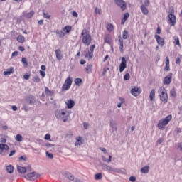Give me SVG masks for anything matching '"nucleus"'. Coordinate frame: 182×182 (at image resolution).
Here are the masks:
<instances>
[{"instance_id":"f257e3e1","label":"nucleus","mask_w":182,"mask_h":182,"mask_svg":"<svg viewBox=\"0 0 182 182\" xmlns=\"http://www.w3.org/2000/svg\"><path fill=\"white\" fill-rule=\"evenodd\" d=\"M82 42L85 46H90L92 43V36L88 30H82L81 33Z\"/></svg>"},{"instance_id":"f03ea898","label":"nucleus","mask_w":182,"mask_h":182,"mask_svg":"<svg viewBox=\"0 0 182 182\" xmlns=\"http://www.w3.org/2000/svg\"><path fill=\"white\" fill-rule=\"evenodd\" d=\"M55 117L60 120H63L64 122L69 120V112L64 109H58L55 112Z\"/></svg>"},{"instance_id":"7ed1b4c3","label":"nucleus","mask_w":182,"mask_h":182,"mask_svg":"<svg viewBox=\"0 0 182 182\" xmlns=\"http://www.w3.org/2000/svg\"><path fill=\"white\" fill-rule=\"evenodd\" d=\"M172 119L173 116L171 114H169L165 118L160 119L157 124L158 129H159V130H164V129H166V126H167V124L170 123Z\"/></svg>"},{"instance_id":"20e7f679","label":"nucleus","mask_w":182,"mask_h":182,"mask_svg":"<svg viewBox=\"0 0 182 182\" xmlns=\"http://www.w3.org/2000/svg\"><path fill=\"white\" fill-rule=\"evenodd\" d=\"M159 96L160 97V100L163 102V103H167L168 102V95H167V91L166 88L164 87H161L158 90Z\"/></svg>"},{"instance_id":"39448f33","label":"nucleus","mask_w":182,"mask_h":182,"mask_svg":"<svg viewBox=\"0 0 182 182\" xmlns=\"http://www.w3.org/2000/svg\"><path fill=\"white\" fill-rule=\"evenodd\" d=\"M168 22H169V25L171 26H176V16L174 15V9H171L168 11Z\"/></svg>"},{"instance_id":"423d86ee","label":"nucleus","mask_w":182,"mask_h":182,"mask_svg":"<svg viewBox=\"0 0 182 182\" xmlns=\"http://www.w3.org/2000/svg\"><path fill=\"white\" fill-rule=\"evenodd\" d=\"M73 80L70 77L66 78L64 82V84L62 85L61 90L63 92H66V90H69L70 89V86H72Z\"/></svg>"},{"instance_id":"0eeeda50","label":"nucleus","mask_w":182,"mask_h":182,"mask_svg":"<svg viewBox=\"0 0 182 182\" xmlns=\"http://www.w3.org/2000/svg\"><path fill=\"white\" fill-rule=\"evenodd\" d=\"M114 4H116L117 6H119L122 11H126L127 8V4H126V1H124V0H114Z\"/></svg>"},{"instance_id":"6e6552de","label":"nucleus","mask_w":182,"mask_h":182,"mask_svg":"<svg viewBox=\"0 0 182 182\" xmlns=\"http://www.w3.org/2000/svg\"><path fill=\"white\" fill-rule=\"evenodd\" d=\"M127 68V60H126V58L122 57V62L119 64V72L122 73V72L124 71V69Z\"/></svg>"},{"instance_id":"1a4fd4ad","label":"nucleus","mask_w":182,"mask_h":182,"mask_svg":"<svg viewBox=\"0 0 182 182\" xmlns=\"http://www.w3.org/2000/svg\"><path fill=\"white\" fill-rule=\"evenodd\" d=\"M141 93V88L140 87H134L131 90V94L132 96H134L135 97L139 96Z\"/></svg>"},{"instance_id":"9d476101","label":"nucleus","mask_w":182,"mask_h":182,"mask_svg":"<svg viewBox=\"0 0 182 182\" xmlns=\"http://www.w3.org/2000/svg\"><path fill=\"white\" fill-rule=\"evenodd\" d=\"M154 38H155L158 45H159V46H161V48H163V46H164V45H166L164 38H161L160 36L155 35Z\"/></svg>"},{"instance_id":"9b49d317","label":"nucleus","mask_w":182,"mask_h":182,"mask_svg":"<svg viewBox=\"0 0 182 182\" xmlns=\"http://www.w3.org/2000/svg\"><path fill=\"white\" fill-rule=\"evenodd\" d=\"M172 77H173V74L169 73L166 77L164 78V85H170V83H171Z\"/></svg>"},{"instance_id":"f8f14e48","label":"nucleus","mask_w":182,"mask_h":182,"mask_svg":"<svg viewBox=\"0 0 182 182\" xmlns=\"http://www.w3.org/2000/svg\"><path fill=\"white\" fill-rule=\"evenodd\" d=\"M27 177L29 180L33 181L36 180L39 177V174L36 173V172H31L27 174Z\"/></svg>"},{"instance_id":"ddd939ff","label":"nucleus","mask_w":182,"mask_h":182,"mask_svg":"<svg viewBox=\"0 0 182 182\" xmlns=\"http://www.w3.org/2000/svg\"><path fill=\"white\" fill-rule=\"evenodd\" d=\"M75 146H82V144H83V143H85V139H83V138L80 136H77L75 138Z\"/></svg>"},{"instance_id":"4468645a","label":"nucleus","mask_w":182,"mask_h":182,"mask_svg":"<svg viewBox=\"0 0 182 182\" xmlns=\"http://www.w3.org/2000/svg\"><path fill=\"white\" fill-rule=\"evenodd\" d=\"M55 55L57 60H62L63 59V54H62L60 49L55 50Z\"/></svg>"},{"instance_id":"2eb2a0df","label":"nucleus","mask_w":182,"mask_h":182,"mask_svg":"<svg viewBox=\"0 0 182 182\" xmlns=\"http://www.w3.org/2000/svg\"><path fill=\"white\" fill-rule=\"evenodd\" d=\"M4 150L8 151L9 150V146L6 144H0V154H2Z\"/></svg>"},{"instance_id":"dca6fc26","label":"nucleus","mask_w":182,"mask_h":182,"mask_svg":"<svg viewBox=\"0 0 182 182\" xmlns=\"http://www.w3.org/2000/svg\"><path fill=\"white\" fill-rule=\"evenodd\" d=\"M65 105H66L68 109H73L75 107V101L73 100H68L65 102Z\"/></svg>"},{"instance_id":"f3484780","label":"nucleus","mask_w":182,"mask_h":182,"mask_svg":"<svg viewBox=\"0 0 182 182\" xmlns=\"http://www.w3.org/2000/svg\"><path fill=\"white\" fill-rule=\"evenodd\" d=\"M149 99L151 102H154L156 100V90L152 89L149 94Z\"/></svg>"},{"instance_id":"a211bd4d","label":"nucleus","mask_w":182,"mask_h":182,"mask_svg":"<svg viewBox=\"0 0 182 182\" xmlns=\"http://www.w3.org/2000/svg\"><path fill=\"white\" fill-rule=\"evenodd\" d=\"M33 15H35V11H31L29 13H23V16H24V18H28V19H31Z\"/></svg>"},{"instance_id":"6ab92c4d","label":"nucleus","mask_w":182,"mask_h":182,"mask_svg":"<svg viewBox=\"0 0 182 182\" xmlns=\"http://www.w3.org/2000/svg\"><path fill=\"white\" fill-rule=\"evenodd\" d=\"M103 170H105L106 171H116L111 166H109L107 164H103L102 165Z\"/></svg>"},{"instance_id":"aec40b11","label":"nucleus","mask_w":182,"mask_h":182,"mask_svg":"<svg viewBox=\"0 0 182 182\" xmlns=\"http://www.w3.org/2000/svg\"><path fill=\"white\" fill-rule=\"evenodd\" d=\"M129 16H130V14L129 13H125L124 14V17L122 18V19L121 21L122 25H124V23H126V21H127V19H129Z\"/></svg>"},{"instance_id":"412c9836","label":"nucleus","mask_w":182,"mask_h":182,"mask_svg":"<svg viewBox=\"0 0 182 182\" xmlns=\"http://www.w3.org/2000/svg\"><path fill=\"white\" fill-rule=\"evenodd\" d=\"M105 43H108V45L112 44V37H110V35H107L104 38Z\"/></svg>"},{"instance_id":"4be33fe9","label":"nucleus","mask_w":182,"mask_h":182,"mask_svg":"<svg viewBox=\"0 0 182 182\" xmlns=\"http://www.w3.org/2000/svg\"><path fill=\"white\" fill-rule=\"evenodd\" d=\"M26 100L27 103H29L30 105H33L36 102L33 96L27 97Z\"/></svg>"},{"instance_id":"5701e85b","label":"nucleus","mask_w":182,"mask_h":182,"mask_svg":"<svg viewBox=\"0 0 182 182\" xmlns=\"http://www.w3.org/2000/svg\"><path fill=\"white\" fill-rule=\"evenodd\" d=\"M15 72V70L14 69V67H11L9 70H7L6 71L4 72V76H9L11 73H14Z\"/></svg>"},{"instance_id":"b1692460","label":"nucleus","mask_w":182,"mask_h":182,"mask_svg":"<svg viewBox=\"0 0 182 182\" xmlns=\"http://www.w3.org/2000/svg\"><path fill=\"white\" fill-rule=\"evenodd\" d=\"M141 11L143 15H149V9H147V7H146V6L141 5Z\"/></svg>"},{"instance_id":"393cba45","label":"nucleus","mask_w":182,"mask_h":182,"mask_svg":"<svg viewBox=\"0 0 182 182\" xmlns=\"http://www.w3.org/2000/svg\"><path fill=\"white\" fill-rule=\"evenodd\" d=\"M119 50L122 53H123V52H124V50L123 49L124 48L123 38H122V37H119Z\"/></svg>"},{"instance_id":"a878e982","label":"nucleus","mask_w":182,"mask_h":182,"mask_svg":"<svg viewBox=\"0 0 182 182\" xmlns=\"http://www.w3.org/2000/svg\"><path fill=\"white\" fill-rule=\"evenodd\" d=\"M16 39L18 43H23L25 42V37L22 35H18Z\"/></svg>"},{"instance_id":"bb28decb","label":"nucleus","mask_w":182,"mask_h":182,"mask_svg":"<svg viewBox=\"0 0 182 182\" xmlns=\"http://www.w3.org/2000/svg\"><path fill=\"white\" fill-rule=\"evenodd\" d=\"M93 69V65L89 64L87 65V67L85 68V70L86 73H90Z\"/></svg>"},{"instance_id":"cd10ccee","label":"nucleus","mask_w":182,"mask_h":182,"mask_svg":"<svg viewBox=\"0 0 182 182\" xmlns=\"http://www.w3.org/2000/svg\"><path fill=\"white\" fill-rule=\"evenodd\" d=\"M17 170L18 173H21V174H25V173H26V168L25 167L17 166Z\"/></svg>"},{"instance_id":"c85d7f7f","label":"nucleus","mask_w":182,"mask_h":182,"mask_svg":"<svg viewBox=\"0 0 182 182\" xmlns=\"http://www.w3.org/2000/svg\"><path fill=\"white\" fill-rule=\"evenodd\" d=\"M65 175L67 177V178H68V180H71V181H73V180H75V176L72 175V173L66 172Z\"/></svg>"},{"instance_id":"c756f323","label":"nucleus","mask_w":182,"mask_h":182,"mask_svg":"<svg viewBox=\"0 0 182 182\" xmlns=\"http://www.w3.org/2000/svg\"><path fill=\"white\" fill-rule=\"evenodd\" d=\"M6 170L7 173H9V174H12V173H14V167L12 166V165L7 166L6 167Z\"/></svg>"},{"instance_id":"7c9ffc66","label":"nucleus","mask_w":182,"mask_h":182,"mask_svg":"<svg viewBox=\"0 0 182 182\" xmlns=\"http://www.w3.org/2000/svg\"><path fill=\"white\" fill-rule=\"evenodd\" d=\"M106 28H107V31H108V32H113V30L114 29V26L112 23L107 24Z\"/></svg>"},{"instance_id":"2f4dec72","label":"nucleus","mask_w":182,"mask_h":182,"mask_svg":"<svg viewBox=\"0 0 182 182\" xmlns=\"http://www.w3.org/2000/svg\"><path fill=\"white\" fill-rule=\"evenodd\" d=\"M149 166H145L141 169V172L143 173L144 174H147L149 171Z\"/></svg>"},{"instance_id":"473e14b6","label":"nucleus","mask_w":182,"mask_h":182,"mask_svg":"<svg viewBox=\"0 0 182 182\" xmlns=\"http://www.w3.org/2000/svg\"><path fill=\"white\" fill-rule=\"evenodd\" d=\"M174 41L173 43L174 45H177L178 46H179V48H181V45L180 44V38H178V37L175 36L173 37Z\"/></svg>"},{"instance_id":"72a5a7b5","label":"nucleus","mask_w":182,"mask_h":182,"mask_svg":"<svg viewBox=\"0 0 182 182\" xmlns=\"http://www.w3.org/2000/svg\"><path fill=\"white\" fill-rule=\"evenodd\" d=\"M85 58H86V59H89V60H90V59L93 58V53H90V51H88L86 54H85Z\"/></svg>"},{"instance_id":"f704fd0d","label":"nucleus","mask_w":182,"mask_h":182,"mask_svg":"<svg viewBox=\"0 0 182 182\" xmlns=\"http://www.w3.org/2000/svg\"><path fill=\"white\" fill-rule=\"evenodd\" d=\"M45 93L47 96H52L53 95V92L50 91L48 87H45Z\"/></svg>"},{"instance_id":"c9c22d12","label":"nucleus","mask_w":182,"mask_h":182,"mask_svg":"<svg viewBox=\"0 0 182 182\" xmlns=\"http://www.w3.org/2000/svg\"><path fill=\"white\" fill-rule=\"evenodd\" d=\"M64 32H66V33H69L72 31V26H66L63 28Z\"/></svg>"},{"instance_id":"e433bc0d","label":"nucleus","mask_w":182,"mask_h":182,"mask_svg":"<svg viewBox=\"0 0 182 182\" xmlns=\"http://www.w3.org/2000/svg\"><path fill=\"white\" fill-rule=\"evenodd\" d=\"M15 140H16V141L21 142L23 140V137L22 136V135L18 134L15 137Z\"/></svg>"},{"instance_id":"4c0bfd02","label":"nucleus","mask_w":182,"mask_h":182,"mask_svg":"<svg viewBox=\"0 0 182 182\" xmlns=\"http://www.w3.org/2000/svg\"><path fill=\"white\" fill-rule=\"evenodd\" d=\"M21 62L23 64L24 68H28V60H26V58L23 57L21 59Z\"/></svg>"},{"instance_id":"58836bf2","label":"nucleus","mask_w":182,"mask_h":182,"mask_svg":"<svg viewBox=\"0 0 182 182\" xmlns=\"http://www.w3.org/2000/svg\"><path fill=\"white\" fill-rule=\"evenodd\" d=\"M102 178H103V176L102 175V173H98L95 175V180H102Z\"/></svg>"},{"instance_id":"ea45409f","label":"nucleus","mask_w":182,"mask_h":182,"mask_svg":"<svg viewBox=\"0 0 182 182\" xmlns=\"http://www.w3.org/2000/svg\"><path fill=\"white\" fill-rule=\"evenodd\" d=\"M75 83L76 86H80L82 85V79L81 78H76L75 80Z\"/></svg>"},{"instance_id":"a19ab883","label":"nucleus","mask_w":182,"mask_h":182,"mask_svg":"<svg viewBox=\"0 0 182 182\" xmlns=\"http://www.w3.org/2000/svg\"><path fill=\"white\" fill-rule=\"evenodd\" d=\"M129 36V32L126 30H124L123 32H122V38L123 39H127Z\"/></svg>"},{"instance_id":"79ce46f5","label":"nucleus","mask_w":182,"mask_h":182,"mask_svg":"<svg viewBox=\"0 0 182 182\" xmlns=\"http://www.w3.org/2000/svg\"><path fill=\"white\" fill-rule=\"evenodd\" d=\"M43 18H45L46 19H50V14H49V13H46L45 12V11H43Z\"/></svg>"},{"instance_id":"37998d69","label":"nucleus","mask_w":182,"mask_h":182,"mask_svg":"<svg viewBox=\"0 0 182 182\" xmlns=\"http://www.w3.org/2000/svg\"><path fill=\"white\" fill-rule=\"evenodd\" d=\"M33 81L35 82V83H39V82H41V78H39V76L36 75L33 77Z\"/></svg>"},{"instance_id":"c03bdc74","label":"nucleus","mask_w":182,"mask_h":182,"mask_svg":"<svg viewBox=\"0 0 182 182\" xmlns=\"http://www.w3.org/2000/svg\"><path fill=\"white\" fill-rule=\"evenodd\" d=\"M103 161H106L107 163H110L112 161V156H109V159H106V157L102 156V157Z\"/></svg>"},{"instance_id":"a18cd8bd","label":"nucleus","mask_w":182,"mask_h":182,"mask_svg":"<svg viewBox=\"0 0 182 182\" xmlns=\"http://www.w3.org/2000/svg\"><path fill=\"white\" fill-rule=\"evenodd\" d=\"M96 48V45H92L90 47V50H88L90 53H92L95 52V49Z\"/></svg>"},{"instance_id":"49530a36","label":"nucleus","mask_w":182,"mask_h":182,"mask_svg":"<svg viewBox=\"0 0 182 182\" xmlns=\"http://www.w3.org/2000/svg\"><path fill=\"white\" fill-rule=\"evenodd\" d=\"M95 14H97L98 15H101L102 14V9H98L97 7H96L95 9Z\"/></svg>"},{"instance_id":"de8ad7c7","label":"nucleus","mask_w":182,"mask_h":182,"mask_svg":"<svg viewBox=\"0 0 182 182\" xmlns=\"http://www.w3.org/2000/svg\"><path fill=\"white\" fill-rule=\"evenodd\" d=\"M130 79V74L126 73L124 76V80H129Z\"/></svg>"},{"instance_id":"09e8293b","label":"nucleus","mask_w":182,"mask_h":182,"mask_svg":"<svg viewBox=\"0 0 182 182\" xmlns=\"http://www.w3.org/2000/svg\"><path fill=\"white\" fill-rule=\"evenodd\" d=\"M29 77H31V75H29L28 73H26L23 75V79H25V80H29Z\"/></svg>"},{"instance_id":"8fccbe9b","label":"nucleus","mask_w":182,"mask_h":182,"mask_svg":"<svg viewBox=\"0 0 182 182\" xmlns=\"http://www.w3.org/2000/svg\"><path fill=\"white\" fill-rule=\"evenodd\" d=\"M171 95L173 96V97H176V96H177V92H176V90H171Z\"/></svg>"},{"instance_id":"3c124183","label":"nucleus","mask_w":182,"mask_h":182,"mask_svg":"<svg viewBox=\"0 0 182 182\" xmlns=\"http://www.w3.org/2000/svg\"><path fill=\"white\" fill-rule=\"evenodd\" d=\"M18 51H14L11 54V58H16V56H18Z\"/></svg>"},{"instance_id":"603ef678","label":"nucleus","mask_w":182,"mask_h":182,"mask_svg":"<svg viewBox=\"0 0 182 182\" xmlns=\"http://www.w3.org/2000/svg\"><path fill=\"white\" fill-rule=\"evenodd\" d=\"M40 75L42 77H45L46 76V73L43 70H40Z\"/></svg>"},{"instance_id":"864d4df0","label":"nucleus","mask_w":182,"mask_h":182,"mask_svg":"<svg viewBox=\"0 0 182 182\" xmlns=\"http://www.w3.org/2000/svg\"><path fill=\"white\" fill-rule=\"evenodd\" d=\"M21 109L24 110L25 112H28V105H24L23 106V107L21 108Z\"/></svg>"},{"instance_id":"5fc2aeb1","label":"nucleus","mask_w":182,"mask_h":182,"mask_svg":"<svg viewBox=\"0 0 182 182\" xmlns=\"http://www.w3.org/2000/svg\"><path fill=\"white\" fill-rule=\"evenodd\" d=\"M0 143H2L3 144H5V143H6V139L1 138L0 139Z\"/></svg>"},{"instance_id":"6e6d98bb","label":"nucleus","mask_w":182,"mask_h":182,"mask_svg":"<svg viewBox=\"0 0 182 182\" xmlns=\"http://www.w3.org/2000/svg\"><path fill=\"white\" fill-rule=\"evenodd\" d=\"M27 159L26 156L23 155L19 158V160H24V161H26Z\"/></svg>"},{"instance_id":"4d7b16f0","label":"nucleus","mask_w":182,"mask_h":182,"mask_svg":"<svg viewBox=\"0 0 182 182\" xmlns=\"http://www.w3.org/2000/svg\"><path fill=\"white\" fill-rule=\"evenodd\" d=\"M15 153H16V150H13V151H11L9 156V157H12V156H14V154H15Z\"/></svg>"},{"instance_id":"13d9d810","label":"nucleus","mask_w":182,"mask_h":182,"mask_svg":"<svg viewBox=\"0 0 182 182\" xmlns=\"http://www.w3.org/2000/svg\"><path fill=\"white\" fill-rule=\"evenodd\" d=\"M45 139L46 140H50V134H47L45 135Z\"/></svg>"},{"instance_id":"bf43d9fd","label":"nucleus","mask_w":182,"mask_h":182,"mask_svg":"<svg viewBox=\"0 0 182 182\" xmlns=\"http://www.w3.org/2000/svg\"><path fill=\"white\" fill-rule=\"evenodd\" d=\"M164 70H166V72H169L170 71V65H166Z\"/></svg>"},{"instance_id":"052dcab7","label":"nucleus","mask_w":182,"mask_h":182,"mask_svg":"<svg viewBox=\"0 0 182 182\" xmlns=\"http://www.w3.org/2000/svg\"><path fill=\"white\" fill-rule=\"evenodd\" d=\"M47 156L48 157V159H52L53 157V154L46 152Z\"/></svg>"},{"instance_id":"680f3d73","label":"nucleus","mask_w":182,"mask_h":182,"mask_svg":"<svg viewBox=\"0 0 182 182\" xmlns=\"http://www.w3.org/2000/svg\"><path fill=\"white\" fill-rule=\"evenodd\" d=\"M72 15L75 18H77V16H79V14H77V13L76 11H73Z\"/></svg>"},{"instance_id":"e2e57ef3","label":"nucleus","mask_w":182,"mask_h":182,"mask_svg":"<svg viewBox=\"0 0 182 182\" xmlns=\"http://www.w3.org/2000/svg\"><path fill=\"white\" fill-rule=\"evenodd\" d=\"M18 50H20V52H25V48L23 46H19Z\"/></svg>"},{"instance_id":"0e129e2a","label":"nucleus","mask_w":182,"mask_h":182,"mask_svg":"<svg viewBox=\"0 0 182 182\" xmlns=\"http://www.w3.org/2000/svg\"><path fill=\"white\" fill-rule=\"evenodd\" d=\"M165 63H166V65H170V59L168 58V57H166Z\"/></svg>"},{"instance_id":"69168bd1","label":"nucleus","mask_w":182,"mask_h":182,"mask_svg":"<svg viewBox=\"0 0 182 182\" xmlns=\"http://www.w3.org/2000/svg\"><path fill=\"white\" fill-rule=\"evenodd\" d=\"M129 180L132 182L136 181V177L135 176H131L129 177Z\"/></svg>"},{"instance_id":"338daca9","label":"nucleus","mask_w":182,"mask_h":182,"mask_svg":"<svg viewBox=\"0 0 182 182\" xmlns=\"http://www.w3.org/2000/svg\"><path fill=\"white\" fill-rule=\"evenodd\" d=\"M178 149H180L181 151H182V142L178 144Z\"/></svg>"},{"instance_id":"774afa93","label":"nucleus","mask_w":182,"mask_h":182,"mask_svg":"<svg viewBox=\"0 0 182 182\" xmlns=\"http://www.w3.org/2000/svg\"><path fill=\"white\" fill-rule=\"evenodd\" d=\"M83 126L85 129H88L89 128V124L87 122H84L83 123Z\"/></svg>"}]
</instances>
